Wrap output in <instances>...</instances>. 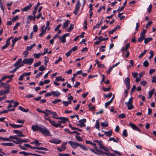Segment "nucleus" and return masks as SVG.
<instances>
[{
    "mask_svg": "<svg viewBox=\"0 0 156 156\" xmlns=\"http://www.w3.org/2000/svg\"><path fill=\"white\" fill-rule=\"evenodd\" d=\"M31 129L33 131H38L42 134L47 136L51 135L49 129L44 126H39L37 125H34L32 126Z\"/></svg>",
    "mask_w": 156,
    "mask_h": 156,
    "instance_id": "f257e3e1",
    "label": "nucleus"
},
{
    "mask_svg": "<svg viewBox=\"0 0 156 156\" xmlns=\"http://www.w3.org/2000/svg\"><path fill=\"white\" fill-rule=\"evenodd\" d=\"M68 143L70 145L71 147L73 149H76L78 146L81 148L85 150H87V148L84 145H82L77 142H74L72 141H69Z\"/></svg>",
    "mask_w": 156,
    "mask_h": 156,
    "instance_id": "f03ea898",
    "label": "nucleus"
},
{
    "mask_svg": "<svg viewBox=\"0 0 156 156\" xmlns=\"http://www.w3.org/2000/svg\"><path fill=\"white\" fill-rule=\"evenodd\" d=\"M93 142H95L97 143L98 145L99 146L100 149L103 150L105 151H107L108 149L107 148L104 147L103 145V142L101 140H93Z\"/></svg>",
    "mask_w": 156,
    "mask_h": 156,
    "instance_id": "7ed1b4c3",
    "label": "nucleus"
},
{
    "mask_svg": "<svg viewBox=\"0 0 156 156\" xmlns=\"http://www.w3.org/2000/svg\"><path fill=\"white\" fill-rule=\"evenodd\" d=\"M33 58H25L23 60V62L26 64L31 65L34 62Z\"/></svg>",
    "mask_w": 156,
    "mask_h": 156,
    "instance_id": "20e7f679",
    "label": "nucleus"
},
{
    "mask_svg": "<svg viewBox=\"0 0 156 156\" xmlns=\"http://www.w3.org/2000/svg\"><path fill=\"white\" fill-rule=\"evenodd\" d=\"M86 122V119H83L78 121V122L80 124H77V126H80V127H85L86 126L85 124Z\"/></svg>",
    "mask_w": 156,
    "mask_h": 156,
    "instance_id": "39448f33",
    "label": "nucleus"
},
{
    "mask_svg": "<svg viewBox=\"0 0 156 156\" xmlns=\"http://www.w3.org/2000/svg\"><path fill=\"white\" fill-rule=\"evenodd\" d=\"M125 84L126 87L128 90L130 88V79L129 78L126 77L125 79Z\"/></svg>",
    "mask_w": 156,
    "mask_h": 156,
    "instance_id": "423d86ee",
    "label": "nucleus"
},
{
    "mask_svg": "<svg viewBox=\"0 0 156 156\" xmlns=\"http://www.w3.org/2000/svg\"><path fill=\"white\" fill-rule=\"evenodd\" d=\"M49 141L50 143L55 144H60L62 142L61 140L55 138H53L51 140H49Z\"/></svg>",
    "mask_w": 156,
    "mask_h": 156,
    "instance_id": "0eeeda50",
    "label": "nucleus"
},
{
    "mask_svg": "<svg viewBox=\"0 0 156 156\" xmlns=\"http://www.w3.org/2000/svg\"><path fill=\"white\" fill-rule=\"evenodd\" d=\"M45 111L48 112L50 114L52 115V118H53L56 119V118H57L58 117H55L58 116L57 113L55 112H52L51 111L48 109H46Z\"/></svg>",
    "mask_w": 156,
    "mask_h": 156,
    "instance_id": "6e6552de",
    "label": "nucleus"
},
{
    "mask_svg": "<svg viewBox=\"0 0 156 156\" xmlns=\"http://www.w3.org/2000/svg\"><path fill=\"white\" fill-rule=\"evenodd\" d=\"M129 126L133 129L136 130L139 132H141V131L138 128L137 126L135 124H133L132 122H129Z\"/></svg>",
    "mask_w": 156,
    "mask_h": 156,
    "instance_id": "1a4fd4ad",
    "label": "nucleus"
},
{
    "mask_svg": "<svg viewBox=\"0 0 156 156\" xmlns=\"http://www.w3.org/2000/svg\"><path fill=\"white\" fill-rule=\"evenodd\" d=\"M56 118V119L61 120L62 123H66L67 121L69 122V119L66 118L60 117Z\"/></svg>",
    "mask_w": 156,
    "mask_h": 156,
    "instance_id": "9d476101",
    "label": "nucleus"
},
{
    "mask_svg": "<svg viewBox=\"0 0 156 156\" xmlns=\"http://www.w3.org/2000/svg\"><path fill=\"white\" fill-rule=\"evenodd\" d=\"M44 25H43L41 28V32L39 34L40 37H42L43 35L46 32V28H44Z\"/></svg>",
    "mask_w": 156,
    "mask_h": 156,
    "instance_id": "9b49d317",
    "label": "nucleus"
},
{
    "mask_svg": "<svg viewBox=\"0 0 156 156\" xmlns=\"http://www.w3.org/2000/svg\"><path fill=\"white\" fill-rule=\"evenodd\" d=\"M32 5H33L32 4L30 3L28 5L26 6L23 9H22V10L23 11L26 12L28 10H30V8L32 7Z\"/></svg>",
    "mask_w": 156,
    "mask_h": 156,
    "instance_id": "f8f14e48",
    "label": "nucleus"
},
{
    "mask_svg": "<svg viewBox=\"0 0 156 156\" xmlns=\"http://www.w3.org/2000/svg\"><path fill=\"white\" fill-rule=\"evenodd\" d=\"M80 6V5H76L75 9L73 12V13L75 14V15H77V13L79 11Z\"/></svg>",
    "mask_w": 156,
    "mask_h": 156,
    "instance_id": "ddd939ff",
    "label": "nucleus"
},
{
    "mask_svg": "<svg viewBox=\"0 0 156 156\" xmlns=\"http://www.w3.org/2000/svg\"><path fill=\"white\" fill-rule=\"evenodd\" d=\"M130 44L129 43H127L125 47H122L121 50V51L123 52V50H124L125 51H127V49L128 48H129L130 46Z\"/></svg>",
    "mask_w": 156,
    "mask_h": 156,
    "instance_id": "4468645a",
    "label": "nucleus"
},
{
    "mask_svg": "<svg viewBox=\"0 0 156 156\" xmlns=\"http://www.w3.org/2000/svg\"><path fill=\"white\" fill-rule=\"evenodd\" d=\"M50 124L53 126L57 128L58 127V123H56L55 121H51L50 119H49V121Z\"/></svg>",
    "mask_w": 156,
    "mask_h": 156,
    "instance_id": "2eb2a0df",
    "label": "nucleus"
},
{
    "mask_svg": "<svg viewBox=\"0 0 156 156\" xmlns=\"http://www.w3.org/2000/svg\"><path fill=\"white\" fill-rule=\"evenodd\" d=\"M58 38L59 39L61 40L60 42H62L63 43H64L66 42V37L63 35H62L61 36H59L58 37Z\"/></svg>",
    "mask_w": 156,
    "mask_h": 156,
    "instance_id": "dca6fc26",
    "label": "nucleus"
},
{
    "mask_svg": "<svg viewBox=\"0 0 156 156\" xmlns=\"http://www.w3.org/2000/svg\"><path fill=\"white\" fill-rule=\"evenodd\" d=\"M103 132L106 135V136L108 137H110L112 135V130H110L108 131L105 132L103 131Z\"/></svg>",
    "mask_w": 156,
    "mask_h": 156,
    "instance_id": "f3484780",
    "label": "nucleus"
},
{
    "mask_svg": "<svg viewBox=\"0 0 156 156\" xmlns=\"http://www.w3.org/2000/svg\"><path fill=\"white\" fill-rule=\"evenodd\" d=\"M120 27L118 25H117V26L115 27L112 30L110 31H109V34H113L114 32L116 31L117 28L120 29Z\"/></svg>",
    "mask_w": 156,
    "mask_h": 156,
    "instance_id": "a211bd4d",
    "label": "nucleus"
},
{
    "mask_svg": "<svg viewBox=\"0 0 156 156\" xmlns=\"http://www.w3.org/2000/svg\"><path fill=\"white\" fill-rule=\"evenodd\" d=\"M9 125L14 128H20L23 126V125H22L13 124L11 123H9Z\"/></svg>",
    "mask_w": 156,
    "mask_h": 156,
    "instance_id": "6ab92c4d",
    "label": "nucleus"
},
{
    "mask_svg": "<svg viewBox=\"0 0 156 156\" xmlns=\"http://www.w3.org/2000/svg\"><path fill=\"white\" fill-rule=\"evenodd\" d=\"M16 141L14 140H12V141L15 144H21V139H20L19 138L17 137V139H16Z\"/></svg>",
    "mask_w": 156,
    "mask_h": 156,
    "instance_id": "aec40b11",
    "label": "nucleus"
},
{
    "mask_svg": "<svg viewBox=\"0 0 156 156\" xmlns=\"http://www.w3.org/2000/svg\"><path fill=\"white\" fill-rule=\"evenodd\" d=\"M99 152L101 153L100 154H101V155L104 154H106L107 156H112V154H111L109 151H108V152H105L100 150Z\"/></svg>",
    "mask_w": 156,
    "mask_h": 156,
    "instance_id": "412c9836",
    "label": "nucleus"
},
{
    "mask_svg": "<svg viewBox=\"0 0 156 156\" xmlns=\"http://www.w3.org/2000/svg\"><path fill=\"white\" fill-rule=\"evenodd\" d=\"M52 94L54 97L56 96L58 97L61 94V93L57 90L55 91H52Z\"/></svg>",
    "mask_w": 156,
    "mask_h": 156,
    "instance_id": "4be33fe9",
    "label": "nucleus"
},
{
    "mask_svg": "<svg viewBox=\"0 0 156 156\" xmlns=\"http://www.w3.org/2000/svg\"><path fill=\"white\" fill-rule=\"evenodd\" d=\"M22 60V58H20L13 65V66L16 67H17L18 66L20 65V64L21 63Z\"/></svg>",
    "mask_w": 156,
    "mask_h": 156,
    "instance_id": "5701e85b",
    "label": "nucleus"
},
{
    "mask_svg": "<svg viewBox=\"0 0 156 156\" xmlns=\"http://www.w3.org/2000/svg\"><path fill=\"white\" fill-rule=\"evenodd\" d=\"M125 104L127 105V106L128 107V109L129 110H130L133 108L134 107V106L133 105L132 103H129V104H128L127 103H125Z\"/></svg>",
    "mask_w": 156,
    "mask_h": 156,
    "instance_id": "b1692460",
    "label": "nucleus"
},
{
    "mask_svg": "<svg viewBox=\"0 0 156 156\" xmlns=\"http://www.w3.org/2000/svg\"><path fill=\"white\" fill-rule=\"evenodd\" d=\"M70 22V21L68 20H66L65 22L63 24V28H66L69 25Z\"/></svg>",
    "mask_w": 156,
    "mask_h": 156,
    "instance_id": "393cba45",
    "label": "nucleus"
},
{
    "mask_svg": "<svg viewBox=\"0 0 156 156\" xmlns=\"http://www.w3.org/2000/svg\"><path fill=\"white\" fill-rule=\"evenodd\" d=\"M1 145L5 146H13L14 145L13 143H3L1 144Z\"/></svg>",
    "mask_w": 156,
    "mask_h": 156,
    "instance_id": "a878e982",
    "label": "nucleus"
},
{
    "mask_svg": "<svg viewBox=\"0 0 156 156\" xmlns=\"http://www.w3.org/2000/svg\"><path fill=\"white\" fill-rule=\"evenodd\" d=\"M144 42L145 44H147L150 42V41H151L153 40V38L151 37H147L144 38Z\"/></svg>",
    "mask_w": 156,
    "mask_h": 156,
    "instance_id": "bb28decb",
    "label": "nucleus"
},
{
    "mask_svg": "<svg viewBox=\"0 0 156 156\" xmlns=\"http://www.w3.org/2000/svg\"><path fill=\"white\" fill-rule=\"evenodd\" d=\"M119 138L117 137L116 139H114L113 137H110L109 139V141H111L112 140H113L114 142H118V141H119Z\"/></svg>",
    "mask_w": 156,
    "mask_h": 156,
    "instance_id": "cd10ccee",
    "label": "nucleus"
},
{
    "mask_svg": "<svg viewBox=\"0 0 156 156\" xmlns=\"http://www.w3.org/2000/svg\"><path fill=\"white\" fill-rule=\"evenodd\" d=\"M19 109L21 111L25 112H28L29 110L28 109H24L23 107L21 106H19L18 107Z\"/></svg>",
    "mask_w": 156,
    "mask_h": 156,
    "instance_id": "c85d7f7f",
    "label": "nucleus"
},
{
    "mask_svg": "<svg viewBox=\"0 0 156 156\" xmlns=\"http://www.w3.org/2000/svg\"><path fill=\"white\" fill-rule=\"evenodd\" d=\"M108 125V122L105 121L101 123V126L104 127H107Z\"/></svg>",
    "mask_w": 156,
    "mask_h": 156,
    "instance_id": "c756f323",
    "label": "nucleus"
},
{
    "mask_svg": "<svg viewBox=\"0 0 156 156\" xmlns=\"http://www.w3.org/2000/svg\"><path fill=\"white\" fill-rule=\"evenodd\" d=\"M91 144L94 147V148L96 150V151L97 152H99L100 151V150H99L97 148V147L96 144L94 143H93L92 142Z\"/></svg>",
    "mask_w": 156,
    "mask_h": 156,
    "instance_id": "7c9ffc66",
    "label": "nucleus"
},
{
    "mask_svg": "<svg viewBox=\"0 0 156 156\" xmlns=\"http://www.w3.org/2000/svg\"><path fill=\"white\" fill-rule=\"evenodd\" d=\"M55 80L57 81H65V79L64 78H62V76H61L59 77H57L56 78Z\"/></svg>",
    "mask_w": 156,
    "mask_h": 156,
    "instance_id": "2f4dec72",
    "label": "nucleus"
},
{
    "mask_svg": "<svg viewBox=\"0 0 156 156\" xmlns=\"http://www.w3.org/2000/svg\"><path fill=\"white\" fill-rule=\"evenodd\" d=\"M102 37L101 36H99L98 39V41H96L94 43V44L96 45H98L101 42V38Z\"/></svg>",
    "mask_w": 156,
    "mask_h": 156,
    "instance_id": "473e14b6",
    "label": "nucleus"
},
{
    "mask_svg": "<svg viewBox=\"0 0 156 156\" xmlns=\"http://www.w3.org/2000/svg\"><path fill=\"white\" fill-rule=\"evenodd\" d=\"M36 149L39 150L48 151L47 148L42 147H37Z\"/></svg>",
    "mask_w": 156,
    "mask_h": 156,
    "instance_id": "72a5a7b5",
    "label": "nucleus"
},
{
    "mask_svg": "<svg viewBox=\"0 0 156 156\" xmlns=\"http://www.w3.org/2000/svg\"><path fill=\"white\" fill-rule=\"evenodd\" d=\"M32 155L33 156H41V155L40 154H36L34 153H28L26 152V155Z\"/></svg>",
    "mask_w": 156,
    "mask_h": 156,
    "instance_id": "f704fd0d",
    "label": "nucleus"
},
{
    "mask_svg": "<svg viewBox=\"0 0 156 156\" xmlns=\"http://www.w3.org/2000/svg\"><path fill=\"white\" fill-rule=\"evenodd\" d=\"M35 45L36 44H34L29 46H27L26 48V49L28 50H30L32 49L34 47Z\"/></svg>",
    "mask_w": 156,
    "mask_h": 156,
    "instance_id": "c9c22d12",
    "label": "nucleus"
},
{
    "mask_svg": "<svg viewBox=\"0 0 156 156\" xmlns=\"http://www.w3.org/2000/svg\"><path fill=\"white\" fill-rule=\"evenodd\" d=\"M145 37L143 36L140 35V37L137 39L138 42H140L141 41H143Z\"/></svg>",
    "mask_w": 156,
    "mask_h": 156,
    "instance_id": "e433bc0d",
    "label": "nucleus"
},
{
    "mask_svg": "<svg viewBox=\"0 0 156 156\" xmlns=\"http://www.w3.org/2000/svg\"><path fill=\"white\" fill-rule=\"evenodd\" d=\"M67 141L66 142H63L62 143L61 146V148H62V149H64V150L66 149V147L65 146V145L67 144Z\"/></svg>",
    "mask_w": 156,
    "mask_h": 156,
    "instance_id": "4c0bfd02",
    "label": "nucleus"
},
{
    "mask_svg": "<svg viewBox=\"0 0 156 156\" xmlns=\"http://www.w3.org/2000/svg\"><path fill=\"white\" fill-rule=\"evenodd\" d=\"M99 127H100V123L99 122L98 120H97L96 122L95 127L97 129L100 130L99 129Z\"/></svg>",
    "mask_w": 156,
    "mask_h": 156,
    "instance_id": "58836bf2",
    "label": "nucleus"
},
{
    "mask_svg": "<svg viewBox=\"0 0 156 156\" xmlns=\"http://www.w3.org/2000/svg\"><path fill=\"white\" fill-rule=\"evenodd\" d=\"M122 135L124 136L125 137H126L127 136L128 133H127V130L126 129H124L123 130L122 132Z\"/></svg>",
    "mask_w": 156,
    "mask_h": 156,
    "instance_id": "ea45409f",
    "label": "nucleus"
},
{
    "mask_svg": "<svg viewBox=\"0 0 156 156\" xmlns=\"http://www.w3.org/2000/svg\"><path fill=\"white\" fill-rule=\"evenodd\" d=\"M75 137H76V139L77 140H78V141H83V138L79 136L76 135L75 136Z\"/></svg>",
    "mask_w": 156,
    "mask_h": 156,
    "instance_id": "a19ab883",
    "label": "nucleus"
},
{
    "mask_svg": "<svg viewBox=\"0 0 156 156\" xmlns=\"http://www.w3.org/2000/svg\"><path fill=\"white\" fill-rule=\"evenodd\" d=\"M74 25L72 24H71L70 25L68 29V32H70L72 30L73 28Z\"/></svg>",
    "mask_w": 156,
    "mask_h": 156,
    "instance_id": "79ce46f5",
    "label": "nucleus"
},
{
    "mask_svg": "<svg viewBox=\"0 0 156 156\" xmlns=\"http://www.w3.org/2000/svg\"><path fill=\"white\" fill-rule=\"evenodd\" d=\"M41 55V53H35L34 54V55L35 58H39Z\"/></svg>",
    "mask_w": 156,
    "mask_h": 156,
    "instance_id": "37998d69",
    "label": "nucleus"
},
{
    "mask_svg": "<svg viewBox=\"0 0 156 156\" xmlns=\"http://www.w3.org/2000/svg\"><path fill=\"white\" fill-rule=\"evenodd\" d=\"M62 101V100L60 99H55L52 102L53 104H57L58 102H60Z\"/></svg>",
    "mask_w": 156,
    "mask_h": 156,
    "instance_id": "c03bdc74",
    "label": "nucleus"
},
{
    "mask_svg": "<svg viewBox=\"0 0 156 156\" xmlns=\"http://www.w3.org/2000/svg\"><path fill=\"white\" fill-rule=\"evenodd\" d=\"M46 69V68L45 67H44V65H41L40 67L39 68V70L42 71H44V70H45Z\"/></svg>",
    "mask_w": 156,
    "mask_h": 156,
    "instance_id": "a18cd8bd",
    "label": "nucleus"
},
{
    "mask_svg": "<svg viewBox=\"0 0 156 156\" xmlns=\"http://www.w3.org/2000/svg\"><path fill=\"white\" fill-rule=\"evenodd\" d=\"M147 51V50H144V51L139 56L138 58H142L143 57V56L145 55V54L146 53Z\"/></svg>",
    "mask_w": 156,
    "mask_h": 156,
    "instance_id": "49530a36",
    "label": "nucleus"
},
{
    "mask_svg": "<svg viewBox=\"0 0 156 156\" xmlns=\"http://www.w3.org/2000/svg\"><path fill=\"white\" fill-rule=\"evenodd\" d=\"M143 66L145 67H147L149 65V63L147 60H146L143 63Z\"/></svg>",
    "mask_w": 156,
    "mask_h": 156,
    "instance_id": "de8ad7c7",
    "label": "nucleus"
},
{
    "mask_svg": "<svg viewBox=\"0 0 156 156\" xmlns=\"http://www.w3.org/2000/svg\"><path fill=\"white\" fill-rule=\"evenodd\" d=\"M20 25V22H18V23H16L13 27V30H16L17 28V27H19Z\"/></svg>",
    "mask_w": 156,
    "mask_h": 156,
    "instance_id": "09e8293b",
    "label": "nucleus"
},
{
    "mask_svg": "<svg viewBox=\"0 0 156 156\" xmlns=\"http://www.w3.org/2000/svg\"><path fill=\"white\" fill-rule=\"evenodd\" d=\"M154 89H153V90L151 91H150L149 93V98H151L152 95L153 94L154 92Z\"/></svg>",
    "mask_w": 156,
    "mask_h": 156,
    "instance_id": "8fccbe9b",
    "label": "nucleus"
},
{
    "mask_svg": "<svg viewBox=\"0 0 156 156\" xmlns=\"http://www.w3.org/2000/svg\"><path fill=\"white\" fill-rule=\"evenodd\" d=\"M4 86L3 87V88L5 89H10V87L9 85L7 83H5V85H4Z\"/></svg>",
    "mask_w": 156,
    "mask_h": 156,
    "instance_id": "3c124183",
    "label": "nucleus"
},
{
    "mask_svg": "<svg viewBox=\"0 0 156 156\" xmlns=\"http://www.w3.org/2000/svg\"><path fill=\"white\" fill-rule=\"evenodd\" d=\"M0 138L2 140L4 141H11V140L10 139L8 138H4L2 137H0Z\"/></svg>",
    "mask_w": 156,
    "mask_h": 156,
    "instance_id": "603ef678",
    "label": "nucleus"
},
{
    "mask_svg": "<svg viewBox=\"0 0 156 156\" xmlns=\"http://www.w3.org/2000/svg\"><path fill=\"white\" fill-rule=\"evenodd\" d=\"M38 27L37 25H34L33 27V30L34 32H36L38 30Z\"/></svg>",
    "mask_w": 156,
    "mask_h": 156,
    "instance_id": "864d4df0",
    "label": "nucleus"
},
{
    "mask_svg": "<svg viewBox=\"0 0 156 156\" xmlns=\"http://www.w3.org/2000/svg\"><path fill=\"white\" fill-rule=\"evenodd\" d=\"M150 56L149 57V59L150 60L151 59L153 56L154 54L153 51L152 50H151L150 52Z\"/></svg>",
    "mask_w": 156,
    "mask_h": 156,
    "instance_id": "5fc2aeb1",
    "label": "nucleus"
},
{
    "mask_svg": "<svg viewBox=\"0 0 156 156\" xmlns=\"http://www.w3.org/2000/svg\"><path fill=\"white\" fill-rule=\"evenodd\" d=\"M62 60V58L61 57H59L55 61V62L54 63L55 64H57L59 62L61 61Z\"/></svg>",
    "mask_w": 156,
    "mask_h": 156,
    "instance_id": "6e6d98bb",
    "label": "nucleus"
},
{
    "mask_svg": "<svg viewBox=\"0 0 156 156\" xmlns=\"http://www.w3.org/2000/svg\"><path fill=\"white\" fill-rule=\"evenodd\" d=\"M146 32V29H143V30L141 32L140 35L143 36L145 37V34Z\"/></svg>",
    "mask_w": 156,
    "mask_h": 156,
    "instance_id": "4d7b16f0",
    "label": "nucleus"
},
{
    "mask_svg": "<svg viewBox=\"0 0 156 156\" xmlns=\"http://www.w3.org/2000/svg\"><path fill=\"white\" fill-rule=\"evenodd\" d=\"M28 18L30 19L31 20H34L36 18V16L35 15L34 16L30 15L28 16Z\"/></svg>",
    "mask_w": 156,
    "mask_h": 156,
    "instance_id": "13d9d810",
    "label": "nucleus"
},
{
    "mask_svg": "<svg viewBox=\"0 0 156 156\" xmlns=\"http://www.w3.org/2000/svg\"><path fill=\"white\" fill-rule=\"evenodd\" d=\"M18 135H17L18 136H20V137H25V135L24 134H23V133L22 131H19V132L18 133Z\"/></svg>",
    "mask_w": 156,
    "mask_h": 156,
    "instance_id": "bf43d9fd",
    "label": "nucleus"
},
{
    "mask_svg": "<svg viewBox=\"0 0 156 156\" xmlns=\"http://www.w3.org/2000/svg\"><path fill=\"white\" fill-rule=\"evenodd\" d=\"M126 117V115L122 113L119 115V118L123 119Z\"/></svg>",
    "mask_w": 156,
    "mask_h": 156,
    "instance_id": "052dcab7",
    "label": "nucleus"
},
{
    "mask_svg": "<svg viewBox=\"0 0 156 156\" xmlns=\"http://www.w3.org/2000/svg\"><path fill=\"white\" fill-rule=\"evenodd\" d=\"M34 143H34L37 146H39L41 144V143H40L39 142V141L37 139H35L34 140Z\"/></svg>",
    "mask_w": 156,
    "mask_h": 156,
    "instance_id": "680f3d73",
    "label": "nucleus"
},
{
    "mask_svg": "<svg viewBox=\"0 0 156 156\" xmlns=\"http://www.w3.org/2000/svg\"><path fill=\"white\" fill-rule=\"evenodd\" d=\"M20 38H17L15 37L13 40H12V43H14L15 44V43L18 40L20 39Z\"/></svg>",
    "mask_w": 156,
    "mask_h": 156,
    "instance_id": "e2e57ef3",
    "label": "nucleus"
},
{
    "mask_svg": "<svg viewBox=\"0 0 156 156\" xmlns=\"http://www.w3.org/2000/svg\"><path fill=\"white\" fill-rule=\"evenodd\" d=\"M90 151L92 152H93L95 154H97V155H101V154H101L100 153V152H98V153L94 149H91V148L90 149Z\"/></svg>",
    "mask_w": 156,
    "mask_h": 156,
    "instance_id": "0e129e2a",
    "label": "nucleus"
},
{
    "mask_svg": "<svg viewBox=\"0 0 156 156\" xmlns=\"http://www.w3.org/2000/svg\"><path fill=\"white\" fill-rule=\"evenodd\" d=\"M59 156H69V154H61L59 153L58 154Z\"/></svg>",
    "mask_w": 156,
    "mask_h": 156,
    "instance_id": "69168bd1",
    "label": "nucleus"
},
{
    "mask_svg": "<svg viewBox=\"0 0 156 156\" xmlns=\"http://www.w3.org/2000/svg\"><path fill=\"white\" fill-rule=\"evenodd\" d=\"M29 52L27 50L23 52V54L24 55V57H26L27 56Z\"/></svg>",
    "mask_w": 156,
    "mask_h": 156,
    "instance_id": "338daca9",
    "label": "nucleus"
},
{
    "mask_svg": "<svg viewBox=\"0 0 156 156\" xmlns=\"http://www.w3.org/2000/svg\"><path fill=\"white\" fill-rule=\"evenodd\" d=\"M140 83L143 86H145L147 84V82L146 81L144 80L140 82Z\"/></svg>",
    "mask_w": 156,
    "mask_h": 156,
    "instance_id": "774afa93",
    "label": "nucleus"
}]
</instances>
